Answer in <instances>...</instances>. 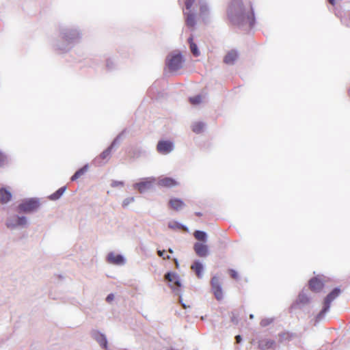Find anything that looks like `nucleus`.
Returning <instances> with one entry per match:
<instances>
[{"mask_svg":"<svg viewBox=\"0 0 350 350\" xmlns=\"http://www.w3.org/2000/svg\"><path fill=\"white\" fill-rule=\"evenodd\" d=\"M169 205L173 210L179 211L185 206V204L180 199L172 198L170 200Z\"/></svg>","mask_w":350,"mask_h":350,"instance_id":"nucleus-16","label":"nucleus"},{"mask_svg":"<svg viewBox=\"0 0 350 350\" xmlns=\"http://www.w3.org/2000/svg\"><path fill=\"white\" fill-rule=\"evenodd\" d=\"M165 250H158L157 251V254L160 257L163 258V259H170V256L169 255L165 256Z\"/></svg>","mask_w":350,"mask_h":350,"instance_id":"nucleus-30","label":"nucleus"},{"mask_svg":"<svg viewBox=\"0 0 350 350\" xmlns=\"http://www.w3.org/2000/svg\"><path fill=\"white\" fill-rule=\"evenodd\" d=\"M122 186L123 185V183L122 182H117V181H114L113 182V183L111 184V186L112 187H116V186Z\"/></svg>","mask_w":350,"mask_h":350,"instance_id":"nucleus-33","label":"nucleus"},{"mask_svg":"<svg viewBox=\"0 0 350 350\" xmlns=\"http://www.w3.org/2000/svg\"><path fill=\"white\" fill-rule=\"evenodd\" d=\"M323 281L317 277L312 278L309 281V287L314 292H319L323 288Z\"/></svg>","mask_w":350,"mask_h":350,"instance_id":"nucleus-9","label":"nucleus"},{"mask_svg":"<svg viewBox=\"0 0 350 350\" xmlns=\"http://www.w3.org/2000/svg\"><path fill=\"white\" fill-rule=\"evenodd\" d=\"M238 58V52L234 49H232L226 53V54L224 57L223 61L226 64L232 65L235 63Z\"/></svg>","mask_w":350,"mask_h":350,"instance_id":"nucleus-8","label":"nucleus"},{"mask_svg":"<svg viewBox=\"0 0 350 350\" xmlns=\"http://www.w3.org/2000/svg\"><path fill=\"white\" fill-rule=\"evenodd\" d=\"M169 252L172 253V252H172V250L170 249V250H169Z\"/></svg>","mask_w":350,"mask_h":350,"instance_id":"nucleus-39","label":"nucleus"},{"mask_svg":"<svg viewBox=\"0 0 350 350\" xmlns=\"http://www.w3.org/2000/svg\"><path fill=\"white\" fill-rule=\"evenodd\" d=\"M188 42L189 43L190 50L192 54L195 57H198L200 55V52L198 49L197 44L195 42H193V36L189 38Z\"/></svg>","mask_w":350,"mask_h":350,"instance_id":"nucleus-19","label":"nucleus"},{"mask_svg":"<svg viewBox=\"0 0 350 350\" xmlns=\"http://www.w3.org/2000/svg\"><path fill=\"white\" fill-rule=\"evenodd\" d=\"M114 299V295L113 294H109L106 300L107 302H111Z\"/></svg>","mask_w":350,"mask_h":350,"instance_id":"nucleus-32","label":"nucleus"},{"mask_svg":"<svg viewBox=\"0 0 350 350\" xmlns=\"http://www.w3.org/2000/svg\"><path fill=\"white\" fill-rule=\"evenodd\" d=\"M183 59L180 53L171 54L167 57L166 65L168 69L174 72L183 67Z\"/></svg>","mask_w":350,"mask_h":350,"instance_id":"nucleus-2","label":"nucleus"},{"mask_svg":"<svg viewBox=\"0 0 350 350\" xmlns=\"http://www.w3.org/2000/svg\"><path fill=\"white\" fill-rule=\"evenodd\" d=\"M329 3L334 5L335 4V0H328Z\"/></svg>","mask_w":350,"mask_h":350,"instance_id":"nucleus-35","label":"nucleus"},{"mask_svg":"<svg viewBox=\"0 0 350 350\" xmlns=\"http://www.w3.org/2000/svg\"><path fill=\"white\" fill-rule=\"evenodd\" d=\"M64 191H65V187L59 188L57 191H55V193H53V194L51 195L50 199H51L53 200H57L58 198H59L61 197V196L64 193Z\"/></svg>","mask_w":350,"mask_h":350,"instance_id":"nucleus-24","label":"nucleus"},{"mask_svg":"<svg viewBox=\"0 0 350 350\" xmlns=\"http://www.w3.org/2000/svg\"><path fill=\"white\" fill-rule=\"evenodd\" d=\"M213 293L217 300L223 298V292L217 276H213L211 281Z\"/></svg>","mask_w":350,"mask_h":350,"instance_id":"nucleus-5","label":"nucleus"},{"mask_svg":"<svg viewBox=\"0 0 350 350\" xmlns=\"http://www.w3.org/2000/svg\"><path fill=\"white\" fill-rule=\"evenodd\" d=\"M39 206V202L35 199L26 200L18 205V211L19 213H30L38 209Z\"/></svg>","mask_w":350,"mask_h":350,"instance_id":"nucleus-3","label":"nucleus"},{"mask_svg":"<svg viewBox=\"0 0 350 350\" xmlns=\"http://www.w3.org/2000/svg\"><path fill=\"white\" fill-rule=\"evenodd\" d=\"M112 148V146L107 148L100 154V157L103 160L109 159L111 154Z\"/></svg>","mask_w":350,"mask_h":350,"instance_id":"nucleus-25","label":"nucleus"},{"mask_svg":"<svg viewBox=\"0 0 350 350\" xmlns=\"http://www.w3.org/2000/svg\"><path fill=\"white\" fill-rule=\"evenodd\" d=\"M228 273L230 277L234 280H237L239 278L237 272L234 269H229Z\"/></svg>","mask_w":350,"mask_h":350,"instance_id":"nucleus-29","label":"nucleus"},{"mask_svg":"<svg viewBox=\"0 0 350 350\" xmlns=\"http://www.w3.org/2000/svg\"><path fill=\"white\" fill-rule=\"evenodd\" d=\"M178 182L170 177H164L160 178L158 181V185L164 187H173L178 185Z\"/></svg>","mask_w":350,"mask_h":350,"instance_id":"nucleus-12","label":"nucleus"},{"mask_svg":"<svg viewBox=\"0 0 350 350\" xmlns=\"http://www.w3.org/2000/svg\"><path fill=\"white\" fill-rule=\"evenodd\" d=\"M6 161L5 156L0 152V167L3 166Z\"/></svg>","mask_w":350,"mask_h":350,"instance_id":"nucleus-31","label":"nucleus"},{"mask_svg":"<svg viewBox=\"0 0 350 350\" xmlns=\"http://www.w3.org/2000/svg\"><path fill=\"white\" fill-rule=\"evenodd\" d=\"M235 339L237 343H239L241 341V337L240 335L236 336Z\"/></svg>","mask_w":350,"mask_h":350,"instance_id":"nucleus-34","label":"nucleus"},{"mask_svg":"<svg viewBox=\"0 0 350 350\" xmlns=\"http://www.w3.org/2000/svg\"><path fill=\"white\" fill-rule=\"evenodd\" d=\"M194 3H195V0H186L185 1L186 9L187 10L190 11V10H191V8L193 6Z\"/></svg>","mask_w":350,"mask_h":350,"instance_id":"nucleus-28","label":"nucleus"},{"mask_svg":"<svg viewBox=\"0 0 350 350\" xmlns=\"http://www.w3.org/2000/svg\"><path fill=\"white\" fill-rule=\"evenodd\" d=\"M107 260L109 262L114 265H122L124 263V258L120 254H116L110 253L107 256Z\"/></svg>","mask_w":350,"mask_h":350,"instance_id":"nucleus-14","label":"nucleus"},{"mask_svg":"<svg viewBox=\"0 0 350 350\" xmlns=\"http://www.w3.org/2000/svg\"><path fill=\"white\" fill-rule=\"evenodd\" d=\"M340 293V290L339 288H334L327 296L325 297L323 303V308L320 312L319 315L322 316L325 312H327L330 307L331 302L336 298L339 294Z\"/></svg>","mask_w":350,"mask_h":350,"instance_id":"nucleus-4","label":"nucleus"},{"mask_svg":"<svg viewBox=\"0 0 350 350\" xmlns=\"http://www.w3.org/2000/svg\"><path fill=\"white\" fill-rule=\"evenodd\" d=\"M16 223H12L11 220H8L6 226L8 228H12L19 226H25L27 224V220L25 217H16L14 219Z\"/></svg>","mask_w":350,"mask_h":350,"instance_id":"nucleus-13","label":"nucleus"},{"mask_svg":"<svg viewBox=\"0 0 350 350\" xmlns=\"http://www.w3.org/2000/svg\"><path fill=\"white\" fill-rule=\"evenodd\" d=\"M193 250L199 257L204 258L208 255V247L203 243H196L193 245Z\"/></svg>","mask_w":350,"mask_h":350,"instance_id":"nucleus-7","label":"nucleus"},{"mask_svg":"<svg viewBox=\"0 0 350 350\" xmlns=\"http://www.w3.org/2000/svg\"><path fill=\"white\" fill-rule=\"evenodd\" d=\"M204 129V124L202 122H195L191 125V130L195 133L199 134L201 133Z\"/></svg>","mask_w":350,"mask_h":350,"instance_id":"nucleus-21","label":"nucleus"},{"mask_svg":"<svg viewBox=\"0 0 350 350\" xmlns=\"http://www.w3.org/2000/svg\"><path fill=\"white\" fill-rule=\"evenodd\" d=\"M16 217H14L12 218H10L8 220H11L12 223H16V220L14 219Z\"/></svg>","mask_w":350,"mask_h":350,"instance_id":"nucleus-36","label":"nucleus"},{"mask_svg":"<svg viewBox=\"0 0 350 350\" xmlns=\"http://www.w3.org/2000/svg\"><path fill=\"white\" fill-rule=\"evenodd\" d=\"M193 236L198 241H204V242L206 241V234L203 231L196 230V231H195Z\"/></svg>","mask_w":350,"mask_h":350,"instance_id":"nucleus-23","label":"nucleus"},{"mask_svg":"<svg viewBox=\"0 0 350 350\" xmlns=\"http://www.w3.org/2000/svg\"><path fill=\"white\" fill-rule=\"evenodd\" d=\"M227 16L233 25L249 24L252 26L254 24V14L249 1L243 3L242 0H232L227 10Z\"/></svg>","mask_w":350,"mask_h":350,"instance_id":"nucleus-1","label":"nucleus"},{"mask_svg":"<svg viewBox=\"0 0 350 350\" xmlns=\"http://www.w3.org/2000/svg\"><path fill=\"white\" fill-rule=\"evenodd\" d=\"M97 341L99 342L100 346H102L104 349H107V341L106 338L103 335L99 336V337L97 338Z\"/></svg>","mask_w":350,"mask_h":350,"instance_id":"nucleus-27","label":"nucleus"},{"mask_svg":"<svg viewBox=\"0 0 350 350\" xmlns=\"http://www.w3.org/2000/svg\"><path fill=\"white\" fill-rule=\"evenodd\" d=\"M202 101V96L200 95H197V96L189 98V102L193 105H198V104L201 103Z\"/></svg>","mask_w":350,"mask_h":350,"instance_id":"nucleus-26","label":"nucleus"},{"mask_svg":"<svg viewBox=\"0 0 350 350\" xmlns=\"http://www.w3.org/2000/svg\"><path fill=\"white\" fill-rule=\"evenodd\" d=\"M184 14L186 16V25L190 28H193L196 25V19L194 14L189 12H185Z\"/></svg>","mask_w":350,"mask_h":350,"instance_id":"nucleus-20","label":"nucleus"},{"mask_svg":"<svg viewBox=\"0 0 350 350\" xmlns=\"http://www.w3.org/2000/svg\"><path fill=\"white\" fill-rule=\"evenodd\" d=\"M275 345V341L271 339L262 338L258 341V348L260 350H269L273 349Z\"/></svg>","mask_w":350,"mask_h":350,"instance_id":"nucleus-10","label":"nucleus"},{"mask_svg":"<svg viewBox=\"0 0 350 350\" xmlns=\"http://www.w3.org/2000/svg\"><path fill=\"white\" fill-rule=\"evenodd\" d=\"M159 152L166 154L173 150V144L170 141H159L157 146Z\"/></svg>","mask_w":350,"mask_h":350,"instance_id":"nucleus-6","label":"nucleus"},{"mask_svg":"<svg viewBox=\"0 0 350 350\" xmlns=\"http://www.w3.org/2000/svg\"><path fill=\"white\" fill-rule=\"evenodd\" d=\"M88 165H85L79 170H77L75 174L72 176L71 180L72 181L77 180L81 176H83L88 171Z\"/></svg>","mask_w":350,"mask_h":350,"instance_id":"nucleus-22","label":"nucleus"},{"mask_svg":"<svg viewBox=\"0 0 350 350\" xmlns=\"http://www.w3.org/2000/svg\"><path fill=\"white\" fill-rule=\"evenodd\" d=\"M191 269L195 272L197 277L198 278H200L202 277V273L203 271V266L202 264L198 261H195L191 266Z\"/></svg>","mask_w":350,"mask_h":350,"instance_id":"nucleus-17","label":"nucleus"},{"mask_svg":"<svg viewBox=\"0 0 350 350\" xmlns=\"http://www.w3.org/2000/svg\"><path fill=\"white\" fill-rule=\"evenodd\" d=\"M152 185V181L146 180L142 181L134 185V187L137 189L140 193L144 192L146 190L150 188Z\"/></svg>","mask_w":350,"mask_h":350,"instance_id":"nucleus-15","label":"nucleus"},{"mask_svg":"<svg viewBox=\"0 0 350 350\" xmlns=\"http://www.w3.org/2000/svg\"><path fill=\"white\" fill-rule=\"evenodd\" d=\"M12 195L9 191L5 188L0 189V202L1 204H5L8 202L11 199Z\"/></svg>","mask_w":350,"mask_h":350,"instance_id":"nucleus-18","label":"nucleus"},{"mask_svg":"<svg viewBox=\"0 0 350 350\" xmlns=\"http://www.w3.org/2000/svg\"><path fill=\"white\" fill-rule=\"evenodd\" d=\"M165 278L171 283L172 288H174V286L176 287H180L181 286L179 277L174 273H167L165 274Z\"/></svg>","mask_w":350,"mask_h":350,"instance_id":"nucleus-11","label":"nucleus"},{"mask_svg":"<svg viewBox=\"0 0 350 350\" xmlns=\"http://www.w3.org/2000/svg\"><path fill=\"white\" fill-rule=\"evenodd\" d=\"M261 325H263V326L266 325V324L264 323V321H262L261 322Z\"/></svg>","mask_w":350,"mask_h":350,"instance_id":"nucleus-38","label":"nucleus"},{"mask_svg":"<svg viewBox=\"0 0 350 350\" xmlns=\"http://www.w3.org/2000/svg\"><path fill=\"white\" fill-rule=\"evenodd\" d=\"M195 214H196V215H197L198 217H200V216L202 215V214L201 213H200V212H196Z\"/></svg>","mask_w":350,"mask_h":350,"instance_id":"nucleus-37","label":"nucleus"}]
</instances>
